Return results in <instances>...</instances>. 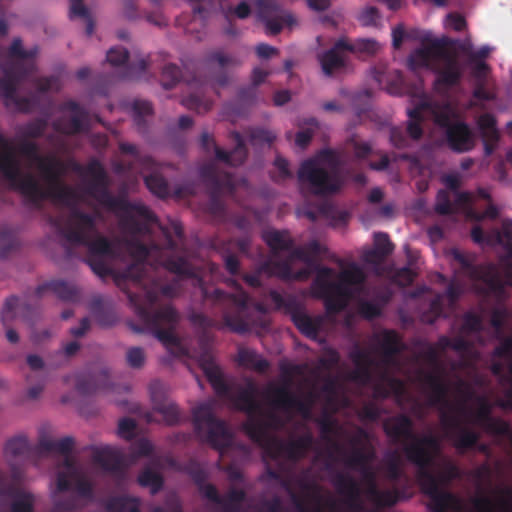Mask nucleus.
<instances>
[{
  "label": "nucleus",
  "instance_id": "f257e3e1",
  "mask_svg": "<svg viewBox=\"0 0 512 512\" xmlns=\"http://www.w3.org/2000/svg\"><path fill=\"white\" fill-rule=\"evenodd\" d=\"M200 365L215 393L229 399L236 410L247 415V420L242 424L243 431L262 449V460L266 465L269 478L280 480L282 462L287 460L295 463L302 459L314 443L313 435L307 432L289 441L271 436L269 429L276 426L279 419L273 413L269 414L267 419L263 418V408L257 399V385L249 380L244 387H239L236 392H233L220 368L208 353L201 357Z\"/></svg>",
  "mask_w": 512,
  "mask_h": 512
},
{
  "label": "nucleus",
  "instance_id": "f03ea898",
  "mask_svg": "<svg viewBox=\"0 0 512 512\" xmlns=\"http://www.w3.org/2000/svg\"><path fill=\"white\" fill-rule=\"evenodd\" d=\"M19 153L37 164L43 186L30 172L21 171L20 162L15 156L11 142L0 133V173L11 188L19 192L25 201L35 208H41L45 200L51 199L66 206H74L78 201L75 190L63 181L67 168L56 156H43L36 142L19 138Z\"/></svg>",
  "mask_w": 512,
  "mask_h": 512
},
{
  "label": "nucleus",
  "instance_id": "7ed1b4c3",
  "mask_svg": "<svg viewBox=\"0 0 512 512\" xmlns=\"http://www.w3.org/2000/svg\"><path fill=\"white\" fill-rule=\"evenodd\" d=\"M85 172L91 177L85 187L86 194L107 210L119 214L121 229L131 236L126 245L137 261L135 280L138 283L145 282V262L152 254H160L162 248L155 243L144 244L137 237L151 233L150 225L158 221L156 215L142 203L130 202L124 197L114 196L109 190L107 173L98 160H91L85 167Z\"/></svg>",
  "mask_w": 512,
  "mask_h": 512
},
{
  "label": "nucleus",
  "instance_id": "20e7f679",
  "mask_svg": "<svg viewBox=\"0 0 512 512\" xmlns=\"http://www.w3.org/2000/svg\"><path fill=\"white\" fill-rule=\"evenodd\" d=\"M235 293H227L219 288H209L201 284L203 305L213 315L221 314L222 320L207 316L201 312L192 311L188 319L197 329L201 330L202 338L209 340V330H223L245 334L251 330L254 320L251 317L252 309L264 312L260 303H253L248 293L235 281H231Z\"/></svg>",
  "mask_w": 512,
  "mask_h": 512
},
{
  "label": "nucleus",
  "instance_id": "39448f33",
  "mask_svg": "<svg viewBox=\"0 0 512 512\" xmlns=\"http://www.w3.org/2000/svg\"><path fill=\"white\" fill-rule=\"evenodd\" d=\"M176 291V285L153 279L141 293H128L130 304L144 324V328L134 323H129V327L136 333L150 331L166 347L178 346L174 330L180 320L179 313L171 304L158 305L161 296L173 297Z\"/></svg>",
  "mask_w": 512,
  "mask_h": 512
},
{
  "label": "nucleus",
  "instance_id": "423d86ee",
  "mask_svg": "<svg viewBox=\"0 0 512 512\" xmlns=\"http://www.w3.org/2000/svg\"><path fill=\"white\" fill-rule=\"evenodd\" d=\"M49 223L67 242L65 249L69 257L73 255L71 246H86L88 255L85 263L91 270L100 277L111 274L106 259L114 257L115 250L106 237L98 235L95 216L74 208L68 218L50 216Z\"/></svg>",
  "mask_w": 512,
  "mask_h": 512
},
{
  "label": "nucleus",
  "instance_id": "0eeeda50",
  "mask_svg": "<svg viewBox=\"0 0 512 512\" xmlns=\"http://www.w3.org/2000/svg\"><path fill=\"white\" fill-rule=\"evenodd\" d=\"M454 43L448 37H425L422 47L414 50L408 57V64L412 69L426 68L435 74L433 89L438 94H447L463 78V69L457 54L448 50Z\"/></svg>",
  "mask_w": 512,
  "mask_h": 512
},
{
  "label": "nucleus",
  "instance_id": "6e6552de",
  "mask_svg": "<svg viewBox=\"0 0 512 512\" xmlns=\"http://www.w3.org/2000/svg\"><path fill=\"white\" fill-rule=\"evenodd\" d=\"M315 274L312 289L317 297L324 299L328 314L344 310L352 297L351 286L362 285L366 279L363 270L356 263H351L347 269L342 270L338 281H332L335 271L327 266L316 265Z\"/></svg>",
  "mask_w": 512,
  "mask_h": 512
},
{
  "label": "nucleus",
  "instance_id": "1a4fd4ad",
  "mask_svg": "<svg viewBox=\"0 0 512 512\" xmlns=\"http://www.w3.org/2000/svg\"><path fill=\"white\" fill-rule=\"evenodd\" d=\"M440 451L441 443L440 440L437 439V447L427 449L429 460L426 465H415L417 467V481L421 491L431 500L429 509L432 512L459 510V498L452 492L443 489V486L448 485L452 480L459 477L460 472L458 467L453 463H448L439 474H435L431 470V467L435 463V458Z\"/></svg>",
  "mask_w": 512,
  "mask_h": 512
},
{
  "label": "nucleus",
  "instance_id": "9d476101",
  "mask_svg": "<svg viewBox=\"0 0 512 512\" xmlns=\"http://www.w3.org/2000/svg\"><path fill=\"white\" fill-rule=\"evenodd\" d=\"M192 423L197 439L201 443L208 444L220 455H224L229 449L238 448L245 454L250 453V448L245 444H235L234 435L227 423L218 418L214 412V406L210 402H204L192 410Z\"/></svg>",
  "mask_w": 512,
  "mask_h": 512
},
{
  "label": "nucleus",
  "instance_id": "9b49d317",
  "mask_svg": "<svg viewBox=\"0 0 512 512\" xmlns=\"http://www.w3.org/2000/svg\"><path fill=\"white\" fill-rule=\"evenodd\" d=\"M383 431L394 443L403 442L402 451L413 465H426L429 460L428 448L437 447V437L432 434L419 436L414 433V423L406 414H398L383 422Z\"/></svg>",
  "mask_w": 512,
  "mask_h": 512
},
{
  "label": "nucleus",
  "instance_id": "f8f14e48",
  "mask_svg": "<svg viewBox=\"0 0 512 512\" xmlns=\"http://www.w3.org/2000/svg\"><path fill=\"white\" fill-rule=\"evenodd\" d=\"M322 163L335 164L334 151L322 149L314 157L304 160L298 169L297 178L303 190L317 196H329L338 192L341 184L337 175L330 173Z\"/></svg>",
  "mask_w": 512,
  "mask_h": 512
},
{
  "label": "nucleus",
  "instance_id": "ddd939ff",
  "mask_svg": "<svg viewBox=\"0 0 512 512\" xmlns=\"http://www.w3.org/2000/svg\"><path fill=\"white\" fill-rule=\"evenodd\" d=\"M418 381L428 390L429 404L439 407L440 414L443 411L449 413H464L466 411V400L473 396L470 385L464 380L456 383V389L464 397V401L453 403L449 399V385L439 371L419 370Z\"/></svg>",
  "mask_w": 512,
  "mask_h": 512
},
{
  "label": "nucleus",
  "instance_id": "4468645a",
  "mask_svg": "<svg viewBox=\"0 0 512 512\" xmlns=\"http://www.w3.org/2000/svg\"><path fill=\"white\" fill-rule=\"evenodd\" d=\"M269 298L277 310H283L290 316L291 321L302 335L312 340L318 337L323 324L321 316L311 317L295 297H285L276 290L269 292Z\"/></svg>",
  "mask_w": 512,
  "mask_h": 512
},
{
  "label": "nucleus",
  "instance_id": "2eb2a0df",
  "mask_svg": "<svg viewBox=\"0 0 512 512\" xmlns=\"http://www.w3.org/2000/svg\"><path fill=\"white\" fill-rule=\"evenodd\" d=\"M203 183L209 190L208 211L222 221L226 219V207L221 199L224 191L230 193L234 190L233 178L230 173H219L214 163L203 165L199 170Z\"/></svg>",
  "mask_w": 512,
  "mask_h": 512
},
{
  "label": "nucleus",
  "instance_id": "dca6fc26",
  "mask_svg": "<svg viewBox=\"0 0 512 512\" xmlns=\"http://www.w3.org/2000/svg\"><path fill=\"white\" fill-rule=\"evenodd\" d=\"M296 369V366H282V384L280 386H276L275 384L270 383L265 391V397L276 409H295L302 415L308 416L310 413L309 405L290 390L291 376Z\"/></svg>",
  "mask_w": 512,
  "mask_h": 512
},
{
  "label": "nucleus",
  "instance_id": "f3484780",
  "mask_svg": "<svg viewBox=\"0 0 512 512\" xmlns=\"http://www.w3.org/2000/svg\"><path fill=\"white\" fill-rule=\"evenodd\" d=\"M3 77L0 78V96L8 106L17 95L19 84L37 70L33 63H2Z\"/></svg>",
  "mask_w": 512,
  "mask_h": 512
},
{
  "label": "nucleus",
  "instance_id": "a211bd4d",
  "mask_svg": "<svg viewBox=\"0 0 512 512\" xmlns=\"http://www.w3.org/2000/svg\"><path fill=\"white\" fill-rule=\"evenodd\" d=\"M235 147L232 151H226L216 145L214 138L208 133L203 132L200 136V146L206 152L213 150L216 160L223 162L229 166L237 167L242 165L247 156L248 150L244 139L239 132L232 133Z\"/></svg>",
  "mask_w": 512,
  "mask_h": 512
},
{
  "label": "nucleus",
  "instance_id": "6ab92c4d",
  "mask_svg": "<svg viewBox=\"0 0 512 512\" xmlns=\"http://www.w3.org/2000/svg\"><path fill=\"white\" fill-rule=\"evenodd\" d=\"M456 414L443 411L440 415L442 426L451 431L450 438L460 453L475 449L480 440V434L471 428L461 426Z\"/></svg>",
  "mask_w": 512,
  "mask_h": 512
},
{
  "label": "nucleus",
  "instance_id": "aec40b11",
  "mask_svg": "<svg viewBox=\"0 0 512 512\" xmlns=\"http://www.w3.org/2000/svg\"><path fill=\"white\" fill-rule=\"evenodd\" d=\"M61 111H69L68 119L60 118L54 123L55 130L66 135H77L88 132L90 120L88 111L74 100H68L61 104Z\"/></svg>",
  "mask_w": 512,
  "mask_h": 512
},
{
  "label": "nucleus",
  "instance_id": "412c9836",
  "mask_svg": "<svg viewBox=\"0 0 512 512\" xmlns=\"http://www.w3.org/2000/svg\"><path fill=\"white\" fill-rule=\"evenodd\" d=\"M257 15L259 20L264 23L266 33L269 35H277L283 26H291L295 23L292 14L283 10L273 0H259Z\"/></svg>",
  "mask_w": 512,
  "mask_h": 512
},
{
  "label": "nucleus",
  "instance_id": "4be33fe9",
  "mask_svg": "<svg viewBox=\"0 0 512 512\" xmlns=\"http://www.w3.org/2000/svg\"><path fill=\"white\" fill-rule=\"evenodd\" d=\"M285 260L273 261L266 260L260 264V271L266 272L269 276H278L282 279H289L292 276V262L300 260L307 264L311 269L312 258L306 247H295V244L289 249Z\"/></svg>",
  "mask_w": 512,
  "mask_h": 512
},
{
  "label": "nucleus",
  "instance_id": "5701e85b",
  "mask_svg": "<svg viewBox=\"0 0 512 512\" xmlns=\"http://www.w3.org/2000/svg\"><path fill=\"white\" fill-rule=\"evenodd\" d=\"M332 484L337 493L343 497L344 504L351 512L362 511V489L351 474L337 472L332 478Z\"/></svg>",
  "mask_w": 512,
  "mask_h": 512
},
{
  "label": "nucleus",
  "instance_id": "b1692460",
  "mask_svg": "<svg viewBox=\"0 0 512 512\" xmlns=\"http://www.w3.org/2000/svg\"><path fill=\"white\" fill-rule=\"evenodd\" d=\"M33 314V310L27 304H20L19 299L16 296H11L6 299L2 312L1 321L3 326L6 328V338L11 343H17L19 340L18 333L10 328V324L15 320L18 315L25 321H30Z\"/></svg>",
  "mask_w": 512,
  "mask_h": 512
},
{
  "label": "nucleus",
  "instance_id": "393cba45",
  "mask_svg": "<svg viewBox=\"0 0 512 512\" xmlns=\"http://www.w3.org/2000/svg\"><path fill=\"white\" fill-rule=\"evenodd\" d=\"M349 358L355 366L349 374L350 380L361 385L371 383L373 379L372 368L375 365V360L371 353L364 348L355 346L350 351Z\"/></svg>",
  "mask_w": 512,
  "mask_h": 512
},
{
  "label": "nucleus",
  "instance_id": "a878e982",
  "mask_svg": "<svg viewBox=\"0 0 512 512\" xmlns=\"http://www.w3.org/2000/svg\"><path fill=\"white\" fill-rule=\"evenodd\" d=\"M75 388L81 395L88 396L113 388L108 370L102 369L94 373L81 372L75 375Z\"/></svg>",
  "mask_w": 512,
  "mask_h": 512
},
{
  "label": "nucleus",
  "instance_id": "bb28decb",
  "mask_svg": "<svg viewBox=\"0 0 512 512\" xmlns=\"http://www.w3.org/2000/svg\"><path fill=\"white\" fill-rule=\"evenodd\" d=\"M283 486L288 491L291 501L295 506L297 512H323V507H326L333 512L337 510L336 500L331 497H322L319 494L317 487H312L306 484L303 486L305 490H313L311 498L315 502V504L314 506H310L303 497H301L291 489L288 482L284 481Z\"/></svg>",
  "mask_w": 512,
  "mask_h": 512
},
{
  "label": "nucleus",
  "instance_id": "cd10ccee",
  "mask_svg": "<svg viewBox=\"0 0 512 512\" xmlns=\"http://www.w3.org/2000/svg\"><path fill=\"white\" fill-rule=\"evenodd\" d=\"M107 61L112 66H123L124 72L121 75L123 79H135L145 73L148 62L144 58L138 59L136 62L128 63L129 52L124 47L111 48L106 55Z\"/></svg>",
  "mask_w": 512,
  "mask_h": 512
},
{
  "label": "nucleus",
  "instance_id": "c85d7f7f",
  "mask_svg": "<svg viewBox=\"0 0 512 512\" xmlns=\"http://www.w3.org/2000/svg\"><path fill=\"white\" fill-rule=\"evenodd\" d=\"M445 139L448 147L457 153L471 151L475 146V137L470 127L460 120L445 131Z\"/></svg>",
  "mask_w": 512,
  "mask_h": 512
},
{
  "label": "nucleus",
  "instance_id": "c756f323",
  "mask_svg": "<svg viewBox=\"0 0 512 512\" xmlns=\"http://www.w3.org/2000/svg\"><path fill=\"white\" fill-rule=\"evenodd\" d=\"M501 498L494 501L487 495L474 497L471 500L473 512H512V487L499 489Z\"/></svg>",
  "mask_w": 512,
  "mask_h": 512
},
{
  "label": "nucleus",
  "instance_id": "7c9ffc66",
  "mask_svg": "<svg viewBox=\"0 0 512 512\" xmlns=\"http://www.w3.org/2000/svg\"><path fill=\"white\" fill-rule=\"evenodd\" d=\"M476 123L482 138L484 154L485 156H491L500 140L496 117L491 113H483L478 117Z\"/></svg>",
  "mask_w": 512,
  "mask_h": 512
},
{
  "label": "nucleus",
  "instance_id": "2f4dec72",
  "mask_svg": "<svg viewBox=\"0 0 512 512\" xmlns=\"http://www.w3.org/2000/svg\"><path fill=\"white\" fill-rule=\"evenodd\" d=\"M204 63L209 68L218 67L221 72L215 76V83L219 87H224L229 82V77L226 73V69L230 67H236L241 64V62L232 55L226 54L221 50H214L205 56Z\"/></svg>",
  "mask_w": 512,
  "mask_h": 512
},
{
  "label": "nucleus",
  "instance_id": "473e14b6",
  "mask_svg": "<svg viewBox=\"0 0 512 512\" xmlns=\"http://www.w3.org/2000/svg\"><path fill=\"white\" fill-rule=\"evenodd\" d=\"M92 461L99 465L104 471L116 475L124 474V465L121 455L110 447H91Z\"/></svg>",
  "mask_w": 512,
  "mask_h": 512
},
{
  "label": "nucleus",
  "instance_id": "72a5a7b5",
  "mask_svg": "<svg viewBox=\"0 0 512 512\" xmlns=\"http://www.w3.org/2000/svg\"><path fill=\"white\" fill-rule=\"evenodd\" d=\"M47 291L52 292L65 302L74 303L80 300V290L74 284L64 280H51L39 285L35 290V296L40 298Z\"/></svg>",
  "mask_w": 512,
  "mask_h": 512
},
{
  "label": "nucleus",
  "instance_id": "f704fd0d",
  "mask_svg": "<svg viewBox=\"0 0 512 512\" xmlns=\"http://www.w3.org/2000/svg\"><path fill=\"white\" fill-rule=\"evenodd\" d=\"M156 384L151 385V397L153 401V410L159 413L166 425L174 426L183 420V415L178 405L170 399H162L155 391Z\"/></svg>",
  "mask_w": 512,
  "mask_h": 512
},
{
  "label": "nucleus",
  "instance_id": "c9c22d12",
  "mask_svg": "<svg viewBox=\"0 0 512 512\" xmlns=\"http://www.w3.org/2000/svg\"><path fill=\"white\" fill-rule=\"evenodd\" d=\"M320 428V437L327 443V455L330 459H334V454L343 455L344 448L336 440L335 436L338 434V425L336 420L325 415L317 421Z\"/></svg>",
  "mask_w": 512,
  "mask_h": 512
},
{
  "label": "nucleus",
  "instance_id": "e433bc0d",
  "mask_svg": "<svg viewBox=\"0 0 512 512\" xmlns=\"http://www.w3.org/2000/svg\"><path fill=\"white\" fill-rule=\"evenodd\" d=\"M378 346L382 354V362L392 364L394 358L404 350L401 337L395 330H384L378 337Z\"/></svg>",
  "mask_w": 512,
  "mask_h": 512
},
{
  "label": "nucleus",
  "instance_id": "4c0bfd02",
  "mask_svg": "<svg viewBox=\"0 0 512 512\" xmlns=\"http://www.w3.org/2000/svg\"><path fill=\"white\" fill-rule=\"evenodd\" d=\"M90 311L94 320L100 327H112L118 321V317L112 303L100 296L94 297L91 300Z\"/></svg>",
  "mask_w": 512,
  "mask_h": 512
},
{
  "label": "nucleus",
  "instance_id": "58836bf2",
  "mask_svg": "<svg viewBox=\"0 0 512 512\" xmlns=\"http://www.w3.org/2000/svg\"><path fill=\"white\" fill-rule=\"evenodd\" d=\"M420 104H428L430 107H424L423 111L433 118L434 123L441 129L446 130L456 124L457 115L449 104L438 105L431 101H421Z\"/></svg>",
  "mask_w": 512,
  "mask_h": 512
},
{
  "label": "nucleus",
  "instance_id": "ea45409f",
  "mask_svg": "<svg viewBox=\"0 0 512 512\" xmlns=\"http://www.w3.org/2000/svg\"><path fill=\"white\" fill-rule=\"evenodd\" d=\"M262 238L270 248L273 256H278L281 252L288 251L294 245V239L288 230H266L263 232Z\"/></svg>",
  "mask_w": 512,
  "mask_h": 512
},
{
  "label": "nucleus",
  "instance_id": "a19ab883",
  "mask_svg": "<svg viewBox=\"0 0 512 512\" xmlns=\"http://www.w3.org/2000/svg\"><path fill=\"white\" fill-rule=\"evenodd\" d=\"M60 466L63 467V470L57 472L56 486L59 492H66L71 489V482L79 476L80 471L71 454L64 456Z\"/></svg>",
  "mask_w": 512,
  "mask_h": 512
},
{
  "label": "nucleus",
  "instance_id": "79ce46f5",
  "mask_svg": "<svg viewBox=\"0 0 512 512\" xmlns=\"http://www.w3.org/2000/svg\"><path fill=\"white\" fill-rule=\"evenodd\" d=\"M365 485V494L368 500L377 507H391L397 503L398 492L396 490H380L377 481Z\"/></svg>",
  "mask_w": 512,
  "mask_h": 512
},
{
  "label": "nucleus",
  "instance_id": "37998d69",
  "mask_svg": "<svg viewBox=\"0 0 512 512\" xmlns=\"http://www.w3.org/2000/svg\"><path fill=\"white\" fill-rule=\"evenodd\" d=\"M39 53V48L34 46L28 50L23 47L21 38H14L10 47L7 51L8 61L4 63H30L33 62L35 65V58Z\"/></svg>",
  "mask_w": 512,
  "mask_h": 512
},
{
  "label": "nucleus",
  "instance_id": "c03bdc74",
  "mask_svg": "<svg viewBox=\"0 0 512 512\" xmlns=\"http://www.w3.org/2000/svg\"><path fill=\"white\" fill-rule=\"evenodd\" d=\"M141 500L130 495L111 496L105 502L106 512H141Z\"/></svg>",
  "mask_w": 512,
  "mask_h": 512
},
{
  "label": "nucleus",
  "instance_id": "a18cd8bd",
  "mask_svg": "<svg viewBox=\"0 0 512 512\" xmlns=\"http://www.w3.org/2000/svg\"><path fill=\"white\" fill-rule=\"evenodd\" d=\"M424 107H430L428 104H417L408 111L409 120L407 122L406 133L412 140H419L423 136L422 124L425 120Z\"/></svg>",
  "mask_w": 512,
  "mask_h": 512
},
{
  "label": "nucleus",
  "instance_id": "49530a36",
  "mask_svg": "<svg viewBox=\"0 0 512 512\" xmlns=\"http://www.w3.org/2000/svg\"><path fill=\"white\" fill-rule=\"evenodd\" d=\"M74 444V439L70 436L63 437L59 440L42 438L38 443L37 450L40 453L54 452L65 456L71 454Z\"/></svg>",
  "mask_w": 512,
  "mask_h": 512
},
{
  "label": "nucleus",
  "instance_id": "de8ad7c7",
  "mask_svg": "<svg viewBox=\"0 0 512 512\" xmlns=\"http://www.w3.org/2000/svg\"><path fill=\"white\" fill-rule=\"evenodd\" d=\"M374 458L375 452L373 449L364 450L356 447L344 458V463L348 468L359 471L370 466Z\"/></svg>",
  "mask_w": 512,
  "mask_h": 512
},
{
  "label": "nucleus",
  "instance_id": "09e8293b",
  "mask_svg": "<svg viewBox=\"0 0 512 512\" xmlns=\"http://www.w3.org/2000/svg\"><path fill=\"white\" fill-rule=\"evenodd\" d=\"M133 120L137 130L141 134H146L148 131V123L146 117L151 116L153 113L152 104L146 100H135L132 105Z\"/></svg>",
  "mask_w": 512,
  "mask_h": 512
},
{
  "label": "nucleus",
  "instance_id": "8fccbe9b",
  "mask_svg": "<svg viewBox=\"0 0 512 512\" xmlns=\"http://www.w3.org/2000/svg\"><path fill=\"white\" fill-rule=\"evenodd\" d=\"M449 255L468 276L471 278L478 277V268L475 266L476 257L474 254L461 251L458 248H452L449 251Z\"/></svg>",
  "mask_w": 512,
  "mask_h": 512
},
{
  "label": "nucleus",
  "instance_id": "3c124183",
  "mask_svg": "<svg viewBox=\"0 0 512 512\" xmlns=\"http://www.w3.org/2000/svg\"><path fill=\"white\" fill-rule=\"evenodd\" d=\"M137 482L141 487L149 488L152 495L158 493L164 485L162 475L150 467L144 468L137 477Z\"/></svg>",
  "mask_w": 512,
  "mask_h": 512
},
{
  "label": "nucleus",
  "instance_id": "603ef678",
  "mask_svg": "<svg viewBox=\"0 0 512 512\" xmlns=\"http://www.w3.org/2000/svg\"><path fill=\"white\" fill-rule=\"evenodd\" d=\"M319 62L325 75L330 76L345 66V60L336 49H329L319 55Z\"/></svg>",
  "mask_w": 512,
  "mask_h": 512
},
{
  "label": "nucleus",
  "instance_id": "864d4df0",
  "mask_svg": "<svg viewBox=\"0 0 512 512\" xmlns=\"http://www.w3.org/2000/svg\"><path fill=\"white\" fill-rule=\"evenodd\" d=\"M238 359L241 365L247 366L259 373H265L269 368V362L253 350H239Z\"/></svg>",
  "mask_w": 512,
  "mask_h": 512
},
{
  "label": "nucleus",
  "instance_id": "5fc2aeb1",
  "mask_svg": "<svg viewBox=\"0 0 512 512\" xmlns=\"http://www.w3.org/2000/svg\"><path fill=\"white\" fill-rule=\"evenodd\" d=\"M168 271L185 278H192L195 275L194 269L184 257H169L161 263Z\"/></svg>",
  "mask_w": 512,
  "mask_h": 512
},
{
  "label": "nucleus",
  "instance_id": "6e6d98bb",
  "mask_svg": "<svg viewBox=\"0 0 512 512\" xmlns=\"http://www.w3.org/2000/svg\"><path fill=\"white\" fill-rule=\"evenodd\" d=\"M182 104L189 110H195L197 113L208 112L212 107V101L204 94V87L201 86L199 92H194L182 99Z\"/></svg>",
  "mask_w": 512,
  "mask_h": 512
},
{
  "label": "nucleus",
  "instance_id": "4d7b16f0",
  "mask_svg": "<svg viewBox=\"0 0 512 512\" xmlns=\"http://www.w3.org/2000/svg\"><path fill=\"white\" fill-rule=\"evenodd\" d=\"M231 244V239L227 241H221L217 245L216 249L218 250L223 259L224 267L227 270V272L230 275L235 276L240 271V262L237 256L231 252Z\"/></svg>",
  "mask_w": 512,
  "mask_h": 512
},
{
  "label": "nucleus",
  "instance_id": "13d9d810",
  "mask_svg": "<svg viewBox=\"0 0 512 512\" xmlns=\"http://www.w3.org/2000/svg\"><path fill=\"white\" fill-rule=\"evenodd\" d=\"M4 451L6 456L27 457L32 452V447L25 436L19 435L6 442Z\"/></svg>",
  "mask_w": 512,
  "mask_h": 512
},
{
  "label": "nucleus",
  "instance_id": "bf43d9fd",
  "mask_svg": "<svg viewBox=\"0 0 512 512\" xmlns=\"http://www.w3.org/2000/svg\"><path fill=\"white\" fill-rule=\"evenodd\" d=\"M220 11L227 22L233 18L247 19L252 13L251 6L246 1H241L236 6L220 3Z\"/></svg>",
  "mask_w": 512,
  "mask_h": 512
},
{
  "label": "nucleus",
  "instance_id": "052dcab7",
  "mask_svg": "<svg viewBox=\"0 0 512 512\" xmlns=\"http://www.w3.org/2000/svg\"><path fill=\"white\" fill-rule=\"evenodd\" d=\"M47 128V121L43 118H36L25 125H23L19 131V138L28 140L41 138Z\"/></svg>",
  "mask_w": 512,
  "mask_h": 512
},
{
  "label": "nucleus",
  "instance_id": "680f3d73",
  "mask_svg": "<svg viewBox=\"0 0 512 512\" xmlns=\"http://www.w3.org/2000/svg\"><path fill=\"white\" fill-rule=\"evenodd\" d=\"M163 236L165 237V247L174 250L177 243L174 238L181 240L183 238L182 225L176 220H169L167 225H159Z\"/></svg>",
  "mask_w": 512,
  "mask_h": 512
},
{
  "label": "nucleus",
  "instance_id": "e2e57ef3",
  "mask_svg": "<svg viewBox=\"0 0 512 512\" xmlns=\"http://www.w3.org/2000/svg\"><path fill=\"white\" fill-rule=\"evenodd\" d=\"M144 182L149 191L157 197L165 198L169 195V185L162 175L152 173L144 178Z\"/></svg>",
  "mask_w": 512,
  "mask_h": 512
},
{
  "label": "nucleus",
  "instance_id": "0e129e2a",
  "mask_svg": "<svg viewBox=\"0 0 512 512\" xmlns=\"http://www.w3.org/2000/svg\"><path fill=\"white\" fill-rule=\"evenodd\" d=\"M475 195L468 191H458L455 193V200L453 207L455 210H462L468 217L476 215L474 209Z\"/></svg>",
  "mask_w": 512,
  "mask_h": 512
},
{
  "label": "nucleus",
  "instance_id": "69168bd1",
  "mask_svg": "<svg viewBox=\"0 0 512 512\" xmlns=\"http://www.w3.org/2000/svg\"><path fill=\"white\" fill-rule=\"evenodd\" d=\"M247 509L249 512H284L282 500L278 496L260 500L256 504H249Z\"/></svg>",
  "mask_w": 512,
  "mask_h": 512
},
{
  "label": "nucleus",
  "instance_id": "338daca9",
  "mask_svg": "<svg viewBox=\"0 0 512 512\" xmlns=\"http://www.w3.org/2000/svg\"><path fill=\"white\" fill-rule=\"evenodd\" d=\"M461 332L466 335L480 333L483 331V319L480 315L469 311L463 315Z\"/></svg>",
  "mask_w": 512,
  "mask_h": 512
},
{
  "label": "nucleus",
  "instance_id": "774afa93",
  "mask_svg": "<svg viewBox=\"0 0 512 512\" xmlns=\"http://www.w3.org/2000/svg\"><path fill=\"white\" fill-rule=\"evenodd\" d=\"M17 245L15 233L7 227H0V258H5Z\"/></svg>",
  "mask_w": 512,
  "mask_h": 512
}]
</instances>
